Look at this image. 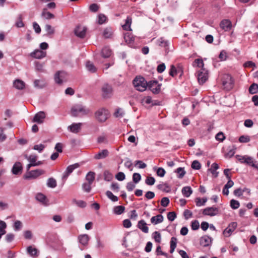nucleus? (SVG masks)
Returning <instances> with one entry per match:
<instances>
[{"mask_svg":"<svg viewBox=\"0 0 258 258\" xmlns=\"http://www.w3.org/2000/svg\"><path fill=\"white\" fill-rule=\"evenodd\" d=\"M16 26L18 28H21L24 26V24L22 21V16L19 15L18 17V21L16 22Z\"/></svg>","mask_w":258,"mask_h":258,"instance_id":"47","label":"nucleus"},{"mask_svg":"<svg viewBox=\"0 0 258 258\" xmlns=\"http://www.w3.org/2000/svg\"><path fill=\"white\" fill-rule=\"evenodd\" d=\"M41 16L47 20L54 18V15L52 13L47 12V9L45 8L43 9L42 12L41 13Z\"/></svg>","mask_w":258,"mask_h":258,"instance_id":"28","label":"nucleus"},{"mask_svg":"<svg viewBox=\"0 0 258 258\" xmlns=\"http://www.w3.org/2000/svg\"><path fill=\"white\" fill-rule=\"evenodd\" d=\"M25 158L27 159L31 163L35 164L37 160V156L34 155H31L28 156L27 155L25 156Z\"/></svg>","mask_w":258,"mask_h":258,"instance_id":"46","label":"nucleus"},{"mask_svg":"<svg viewBox=\"0 0 258 258\" xmlns=\"http://www.w3.org/2000/svg\"><path fill=\"white\" fill-rule=\"evenodd\" d=\"M133 83L136 90L140 92L144 91L147 89L148 83L143 77H136Z\"/></svg>","mask_w":258,"mask_h":258,"instance_id":"2","label":"nucleus"},{"mask_svg":"<svg viewBox=\"0 0 258 258\" xmlns=\"http://www.w3.org/2000/svg\"><path fill=\"white\" fill-rule=\"evenodd\" d=\"M141 179V176L138 173H134L133 175V180L135 183H138Z\"/></svg>","mask_w":258,"mask_h":258,"instance_id":"51","label":"nucleus"},{"mask_svg":"<svg viewBox=\"0 0 258 258\" xmlns=\"http://www.w3.org/2000/svg\"><path fill=\"white\" fill-rule=\"evenodd\" d=\"M106 195L108 198L111 200L112 202H117L118 200V197L114 196L112 192L109 190H107L106 192Z\"/></svg>","mask_w":258,"mask_h":258,"instance_id":"41","label":"nucleus"},{"mask_svg":"<svg viewBox=\"0 0 258 258\" xmlns=\"http://www.w3.org/2000/svg\"><path fill=\"white\" fill-rule=\"evenodd\" d=\"M82 125V123H73L69 126L68 128L73 133H78L80 131Z\"/></svg>","mask_w":258,"mask_h":258,"instance_id":"20","label":"nucleus"},{"mask_svg":"<svg viewBox=\"0 0 258 258\" xmlns=\"http://www.w3.org/2000/svg\"><path fill=\"white\" fill-rule=\"evenodd\" d=\"M219 213V209L216 207H208L205 208L203 212V214L205 215L210 216H214Z\"/></svg>","mask_w":258,"mask_h":258,"instance_id":"12","label":"nucleus"},{"mask_svg":"<svg viewBox=\"0 0 258 258\" xmlns=\"http://www.w3.org/2000/svg\"><path fill=\"white\" fill-rule=\"evenodd\" d=\"M79 243L84 247L87 246L89 240V236L87 234H82L78 237Z\"/></svg>","mask_w":258,"mask_h":258,"instance_id":"17","label":"nucleus"},{"mask_svg":"<svg viewBox=\"0 0 258 258\" xmlns=\"http://www.w3.org/2000/svg\"><path fill=\"white\" fill-rule=\"evenodd\" d=\"M237 226V224L235 222L230 223L228 226L224 230L223 234L226 237L230 236L232 232L235 230Z\"/></svg>","mask_w":258,"mask_h":258,"instance_id":"11","label":"nucleus"},{"mask_svg":"<svg viewBox=\"0 0 258 258\" xmlns=\"http://www.w3.org/2000/svg\"><path fill=\"white\" fill-rule=\"evenodd\" d=\"M233 81L231 76L226 75L224 76L222 84L224 87L227 90H230L232 88L233 86Z\"/></svg>","mask_w":258,"mask_h":258,"instance_id":"9","label":"nucleus"},{"mask_svg":"<svg viewBox=\"0 0 258 258\" xmlns=\"http://www.w3.org/2000/svg\"><path fill=\"white\" fill-rule=\"evenodd\" d=\"M195 65H196L197 67H199L201 69H204V62L202 59L198 58L195 59L194 61Z\"/></svg>","mask_w":258,"mask_h":258,"instance_id":"52","label":"nucleus"},{"mask_svg":"<svg viewBox=\"0 0 258 258\" xmlns=\"http://www.w3.org/2000/svg\"><path fill=\"white\" fill-rule=\"evenodd\" d=\"M46 55V52L41 50L37 49L31 53V56L37 59H41L45 57Z\"/></svg>","mask_w":258,"mask_h":258,"instance_id":"18","label":"nucleus"},{"mask_svg":"<svg viewBox=\"0 0 258 258\" xmlns=\"http://www.w3.org/2000/svg\"><path fill=\"white\" fill-rule=\"evenodd\" d=\"M154 170H156V173L158 176L161 177L164 176L166 172H165V170L163 168H162V167H159V168L154 167Z\"/></svg>","mask_w":258,"mask_h":258,"instance_id":"42","label":"nucleus"},{"mask_svg":"<svg viewBox=\"0 0 258 258\" xmlns=\"http://www.w3.org/2000/svg\"><path fill=\"white\" fill-rule=\"evenodd\" d=\"M47 186L50 188H54L57 186L56 180L52 178H49L47 181Z\"/></svg>","mask_w":258,"mask_h":258,"instance_id":"34","label":"nucleus"},{"mask_svg":"<svg viewBox=\"0 0 258 258\" xmlns=\"http://www.w3.org/2000/svg\"><path fill=\"white\" fill-rule=\"evenodd\" d=\"M103 35L105 38H110L112 35V31L110 28H105L103 32Z\"/></svg>","mask_w":258,"mask_h":258,"instance_id":"37","label":"nucleus"},{"mask_svg":"<svg viewBox=\"0 0 258 258\" xmlns=\"http://www.w3.org/2000/svg\"><path fill=\"white\" fill-rule=\"evenodd\" d=\"M125 208L123 206H115L113 208V212L116 215H120L124 212Z\"/></svg>","mask_w":258,"mask_h":258,"instance_id":"31","label":"nucleus"},{"mask_svg":"<svg viewBox=\"0 0 258 258\" xmlns=\"http://www.w3.org/2000/svg\"><path fill=\"white\" fill-rule=\"evenodd\" d=\"M14 87L18 90H22L25 88V83L19 79L16 80L13 83Z\"/></svg>","mask_w":258,"mask_h":258,"instance_id":"26","label":"nucleus"},{"mask_svg":"<svg viewBox=\"0 0 258 258\" xmlns=\"http://www.w3.org/2000/svg\"><path fill=\"white\" fill-rule=\"evenodd\" d=\"M111 54V50L108 47H104L101 51V55L104 58H108Z\"/></svg>","mask_w":258,"mask_h":258,"instance_id":"29","label":"nucleus"},{"mask_svg":"<svg viewBox=\"0 0 258 258\" xmlns=\"http://www.w3.org/2000/svg\"><path fill=\"white\" fill-rule=\"evenodd\" d=\"M91 184H90L89 182L88 183H84L82 185L83 189L87 192H89L91 189Z\"/></svg>","mask_w":258,"mask_h":258,"instance_id":"61","label":"nucleus"},{"mask_svg":"<svg viewBox=\"0 0 258 258\" xmlns=\"http://www.w3.org/2000/svg\"><path fill=\"white\" fill-rule=\"evenodd\" d=\"M86 31L87 28L86 27L79 25L75 28L74 33L77 37L83 38L86 35Z\"/></svg>","mask_w":258,"mask_h":258,"instance_id":"10","label":"nucleus"},{"mask_svg":"<svg viewBox=\"0 0 258 258\" xmlns=\"http://www.w3.org/2000/svg\"><path fill=\"white\" fill-rule=\"evenodd\" d=\"M176 217V213L175 212H170L167 214V218L170 221H173Z\"/></svg>","mask_w":258,"mask_h":258,"instance_id":"59","label":"nucleus"},{"mask_svg":"<svg viewBox=\"0 0 258 258\" xmlns=\"http://www.w3.org/2000/svg\"><path fill=\"white\" fill-rule=\"evenodd\" d=\"M245 164L253 167L254 169L258 171V163L256 164V161L253 159L251 157L248 156L246 161H244Z\"/></svg>","mask_w":258,"mask_h":258,"instance_id":"21","label":"nucleus"},{"mask_svg":"<svg viewBox=\"0 0 258 258\" xmlns=\"http://www.w3.org/2000/svg\"><path fill=\"white\" fill-rule=\"evenodd\" d=\"M220 26L225 31H228L231 28V22L228 20H223L221 22Z\"/></svg>","mask_w":258,"mask_h":258,"instance_id":"19","label":"nucleus"},{"mask_svg":"<svg viewBox=\"0 0 258 258\" xmlns=\"http://www.w3.org/2000/svg\"><path fill=\"white\" fill-rule=\"evenodd\" d=\"M177 71L174 65H171L169 72V75L172 77H174L176 75Z\"/></svg>","mask_w":258,"mask_h":258,"instance_id":"60","label":"nucleus"},{"mask_svg":"<svg viewBox=\"0 0 258 258\" xmlns=\"http://www.w3.org/2000/svg\"><path fill=\"white\" fill-rule=\"evenodd\" d=\"M44 173V171L42 169L31 170L26 172V173L24 175V178L28 180L35 179Z\"/></svg>","mask_w":258,"mask_h":258,"instance_id":"5","label":"nucleus"},{"mask_svg":"<svg viewBox=\"0 0 258 258\" xmlns=\"http://www.w3.org/2000/svg\"><path fill=\"white\" fill-rule=\"evenodd\" d=\"M132 23V19L127 17L125 20V24L122 26V28L124 30H130V26Z\"/></svg>","mask_w":258,"mask_h":258,"instance_id":"39","label":"nucleus"},{"mask_svg":"<svg viewBox=\"0 0 258 258\" xmlns=\"http://www.w3.org/2000/svg\"><path fill=\"white\" fill-rule=\"evenodd\" d=\"M95 173L92 171H89L86 176V180L90 183L92 184L95 180Z\"/></svg>","mask_w":258,"mask_h":258,"instance_id":"30","label":"nucleus"},{"mask_svg":"<svg viewBox=\"0 0 258 258\" xmlns=\"http://www.w3.org/2000/svg\"><path fill=\"white\" fill-rule=\"evenodd\" d=\"M46 85V83L43 80H35L34 82V86L37 88H43Z\"/></svg>","mask_w":258,"mask_h":258,"instance_id":"27","label":"nucleus"},{"mask_svg":"<svg viewBox=\"0 0 258 258\" xmlns=\"http://www.w3.org/2000/svg\"><path fill=\"white\" fill-rule=\"evenodd\" d=\"M249 92L250 94H255L258 92V85L253 83L249 88Z\"/></svg>","mask_w":258,"mask_h":258,"instance_id":"40","label":"nucleus"},{"mask_svg":"<svg viewBox=\"0 0 258 258\" xmlns=\"http://www.w3.org/2000/svg\"><path fill=\"white\" fill-rule=\"evenodd\" d=\"M109 115L107 109L104 108H101L97 110L95 113L96 119L100 122H105Z\"/></svg>","mask_w":258,"mask_h":258,"instance_id":"3","label":"nucleus"},{"mask_svg":"<svg viewBox=\"0 0 258 258\" xmlns=\"http://www.w3.org/2000/svg\"><path fill=\"white\" fill-rule=\"evenodd\" d=\"M239 142L242 143H248L250 141V139L248 136H241L239 138Z\"/></svg>","mask_w":258,"mask_h":258,"instance_id":"49","label":"nucleus"},{"mask_svg":"<svg viewBox=\"0 0 258 258\" xmlns=\"http://www.w3.org/2000/svg\"><path fill=\"white\" fill-rule=\"evenodd\" d=\"M138 227L145 233H147L149 232V228L147 226V224L143 220L138 222Z\"/></svg>","mask_w":258,"mask_h":258,"instance_id":"23","label":"nucleus"},{"mask_svg":"<svg viewBox=\"0 0 258 258\" xmlns=\"http://www.w3.org/2000/svg\"><path fill=\"white\" fill-rule=\"evenodd\" d=\"M157 188L163 191H169V186L166 183H162L161 184H158L157 185Z\"/></svg>","mask_w":258,"mask_h":258,"instance_id":"45","label":"nucleus"},{"mask_svg":"<svg viewBox=\"0 0 258 258\" xmlns=\"http://www.w3.org/2000/svg\"><path fill=\"white\" fill-rule=\"evenodd\" d=\"M155 182V179L153 177H148L145 180V183L147 185H152Z\"/></svg>","mask_w":258,"mask_h":258,"instance_id":"58","label":"nucleus"},{"mask_svg":"<svg viewBox=\"0 0 258 258\" xmlns=\"http://www.w3.org/2000/svg\"><path fill=\"white\" fill-rule=\"evenodd\" d=\"M197 77L200 84H204L208 79V72L205 69H201L197 71Z\"/></svg>","mask_w":258,"mask_h":258,"instance_id":"6","label":"nucleus"},{"mask_svg":"<svg viewBox=\"0 0 258 258\" xmlns=\"http://www.w3.org/2000/svg\"><path fill=\"white\" fill-rule=\"evenodd\" d=\"M153 237L155 239V241L160 242L161 241V234L158 231H155L153 233Z\"/></svg>","mask_w":258,"mask_h":258,"instance_id":"57","label":"nucleus"},{"mask_svg":"<svg viewBox=\"0 0 258 258\" xmlns=\"http://www.w3.org/2000/svg\"><path fill=\"white\" fill-rule=\"evenodd\" d=\"M207 201V199L206 198H204L203 199H201L200 198H197L195 199L196 206L198 207H201L204 206Z\"/></svg>","mask_w":258,"mask_h":258,"instance_id":"32","label":"nucleus"},{"mask_svg":"<svg viewBox=\"0 0 258 258\" xmlns=\"http://www.w3.org/2000/svg\"><path fill=\"white\" fill-rule=\"evenodd\" d=\"M169 204V199L167 197H164L161 200V205L164 207H167Z\"/></svg>","mask_w":258,"mask_h":258,"instance_id":"62","label":"nucleus"},{"mask_svg":"<svg viewBox=\"0 0 258 258\" xmlns=\"http://www.w3.org/2000/svg\"><path fill=\"white\" fill-rule=\"evenodd\" d=\"M45 30L47 35H52L54 33V29L50 25L46 24L45 26Z\"/></svg>","mask_w":258,"mask_h":258,"instance_id":"43","label":"nucleus"},{"mask_svg":"<svg viewBox=\"0 0 258 258\" xmlns=\"http://www.w3.org/2000/svg\"><path fill=\"white\" fill-rule=\"evenodd\" d=\"M109 152L106 149H104L101 150L98 153L94 155V159L96 160L102 159L105 158L106 157L108 156Z\"/></svg>","mask_w":258,"mask_h":258,"instance_id":"22","label":"nucleus"},{"mask_svg":"<svg viewBox=\"0 0 258 258\" xmlns=\"http://www.w3.org/2000/svg\"><path fill=\"white\" fill-rule=\"evenodd\" d=\"M201 165L198 161L195 160L192 162V163L191 164V168L192 169H196V170H199L201 168Z\"/></svg>","mask_w":258,"mask_h":258,"instance_id":"55","label":"nucleus"},{"mask_svg":"<svg viewBox=\"0 0 258 258\" xmlns=\"http://www.w3.org/2000/svg\"><path fill=\"white\" fill-rule=\"evenodd\" d=\"M36 199L37 201H38L43 204H45L46 203V196L41 193H38L36 195Z\"/></svg>","mask_w":258,"mask_h":258,"instance_id":"38","label":"nucleus"},{"mask_svg":"<svg viewBox=\"0 0 258 258\" xmlns=\"http://www.w3.org/2000/svg\"><path fill=\"white\" fill-rule=\"evenodd\" d=\"M45 118V113L44 111L37 113L34 116L32 121L38 123H42Z\"/></svg>","mask_w":258,"mask_h":258,"instance_id":"15","label":"nucleus"},{"mask_svg":"<svg viewBox=\"0 0 258 258\" xmlns=\"http://www.w3.org/2000/svg\"><path fill=\"white\" fill-rule=\"evenodd\" d=\"M230 206L233 209H237L240 206V204L238 201L231 200L230 201Z\"/></svg>","mask_w":258,"mask_h":258,"instance_id":"48","label":"nucleus"},{"mask_svg":"<svg viewBox=\"0 0 258 258\" xmlns=\"http://www.w3.org/2000/svg\"><path fill=\"white\" fill-rule=\"evenodd\" d=\"M215 139L218 141L222 142L225 139V137L222 132H219L216 135Z\"/></svg>","mask_w":258,"mask_h":258,"instance_id":"53","label":"nucleus"},{"mask_svg":"<svg viewBox=\"0 0 258 258\" xmlns=\"http://www.w3.org/2000/svg\"><path fill=\"white\" fill-rule=\"evenodd\" d=\"M67 74L64 71H57L54 75V80L56 84L60 85L66 80Z\"/></svg>","mask_w":258,"mask_h":258,"instance_id":"8","label":"nucleus"},{"mask_svg":"<svg viewBox=\"0 0 258 258\" xmlns=\"http://www.w3.org/2000/svg\"><path fill=\"white\" fill-rule=\"evenodd\" d=\"M157 43L159 46L163 47H166L167 46L168 44V42L163 39L162 38H161L158 40Z\"/></svg>","mask_w":258,"mask_h":258,"instance_id":"50","label":"nucleus"},{"mask_svg":"<svg viewBox=\"0 0 258 258\" xmlns=\"http://www.w3.org/2000/svg\"><path fill=\"white\" fill-rule=\"evenodd\" d=\"M27 251L32 257L37 255V249L36 248L32 247V246H29L27 248Z\"/></svg>","mask_w":258,"mask_h":258,"instance_id":"35","label":"nucleus"},{"mask_svg":"<svg viewBox=\"0 0 258 258\" xmlns=\"http://www.w3.org/2000/svg\"><path fill=\"white\" fill-rule=\"evenodd\" d=\"M192 213L191 211L186 209L183 213V216L185 220H187L192 217Z\"/></svg>","mask_w":258,"mask_h":258,"instance_id":"44","label":"nucleus"},{"mask_svg":"<svg viewBox=\"0 0 258 258\" xmlns=\"http://www.w3.org/2000/svg\"><path fill=\"white\" fill-rule=\"evenodd\" d=\"M125 178L124 173L122 172H119L115 175V178L118 181H122Z\"/></svg>","mask_w":258,"mask_h":258,"instance_id":"54","label":"nucleus"},{"mask_svg":"<svg viewBox=\"0 0 258 258\" xmlns=\"http://www.w3.org/2000/svg\"><path fill=\"white\" fill-rule=\"evenodd\" d=\"M200 224L198 220H194L191 222V227L193 230H197L199 228Z\"/></svg>","mask_w":258,"mask_h":258,"instance_id":"56","label":"nucleus"},{"mask_svg":"<svg viewBox=\"0 0 258 258\" xmlns=\"http://www.w3.org/2000/svg\"><path fill=\"white\" fill-rule=\"evenodd\" d=\"M213 239L208 235H205L200 238V243L201 245L204 247H207L211 245Z\"/></svg>","mask_w":258,"mask_h":258,"instance_id":"14","label":"nucleus"},{"mask_svg":"<svg viewBox=\"0 0 258 258\" xmlns=\"http://www.w3.org/2000/svg\"><path fill=\"white\" fill-rule=\"evenodd\" d=\"M101 96L104 99L111 98L113 95L112 87L108 84H104L101 87Z\"/></svg>","mask_w":258,"mask_h":258,"instance_id":"4","label":"nucleus"},{"mask_svg":"<svg viewBox=\"0 0 258 258\" xmlns=\"http://www.w3.org/2000/svg\"><path fill=\"white\" fill-rule=\"evenodd\" d=\"M248 157V156L244 155V156H241L239 155H237L236 156V157L237 159L241 163H245V161L246 160L247 158Z\"/></svg>","mask_w":258,"mask_h":258,"instance_id":"63","label":"nucleus"},{"mask_svg":"<svg viewBox=\"0 0 258 258\" xmlns=\"http://www.w3.org/2000/svg\"><path fill=\"white\" fill-rule=\"evenodd\" d=\"M79 167V164L78 163H75L72 165H71L67 167L66 170L65 171L63 176L62 179H66L69 175L72 173V172L76 168Z\"/></svg>","mask_w":258,"mask_h":258,"instance_id":"13","label":"nucleus"},{"mask_svg":"<svg viewBox=\"0 0 258 258\" xmlns=\"http://www.w3.org/2000/svg\"><path fill=\"white\" fill-rule=\"evenodd\" d=\"M22 165L20 162H16L12 169V172L14 175H19L21 174L22 172Z\"/></svg>","mask_w":258,"mask_h":258,"instance_id":"16","label":"nucleus"},{"mask_svg":"<svg viewBox=\"0 0 258 258\" xmlns=\"http://www.w3.org/2000/svg\"><path fill=\"white\" fill-rule=\"evenodd\" d=\"M193 190L189 186L183 187L181 189L182 195L186 198H188L192 194Z\"/></svg>","mask_w":258,"mask_h":258,"instance_id":"24","label":"nucleus"},{"mask_svg":"<svg viewBox=\"0 0 258 258\" xmlns=\"http://www.w3.org/2000/svg\"><path fill=\"white\" fill-rule=\"evenodd\" d=\"M86 67L87 70L91 73H95L97 70L94 64L90 61L86 62Z\"/></svg>","mask_w":258,"mask_h":258,"instance_id":"33","label":"nucleus"},{"mask_svg":"<svg viewBox=\"0 0 258 258\" xmlns=\"http://www.w3.org/2000/svg\"><path fill=\"white\" fill-rule=\"evenodd\" d=\"M161 84L158 83V81H151L148 83L147 87L154 94H158L161 90Z\"/></svg>","mask_w":258,"mask_h":258,"instance_id":"7","label":"nucleus"},{"mask_svg":"<svg viewBox=\"0 0 258 258\" xmlns=\"http://www.w3.org/2000/svg\"><path fill=\"white\" fill-rule=\"evenodd\" d=\"M106 20V17L102 14H100L98 15V23L99 24H102L104 23Z\"/></svg>","mask_w":258,"mask_h":258,"instance_id":"64","label":"nucleus"},{"mask_svg":"<svg viewBox=\"0 0 258 258\" xmlns=\"http://www.w3.org/2000/svg\"><path fill=\"white\" fill-rule=\"evenodd\" d=\"M163 219V216L162 215L159 214L156 216L152 217L151 219V222L154 225H156L158 223L162 222Z\"/></svg>","mask_w":258,"mask_h":258,"instance_id":"25","label":"nucleus"},{"mask_svg":"<svg viewBox=\"0 0 258 258\" xmlns=\"http://www.w3.org/2000/svg\"><path fill=\"white\" fill-rule=\"evenodd\" d=\"M90 110L82 104H76L71 108V114L74 117L82 116L88 114Z\"/></svg>","mask_w":258,"mask_h":258,"instance_id":"1","label":"nucleus"},{"mask_svg":"<svg viewBox=\"0 0 258 258\" xmlns=\"http://www.w3.org/2000/svg\"><path fill=\"white\" fill-rule=\"evenodd\" d=\"M177 243V239L176 237H172L170 241V252L171 253H173L174 251L175 248L176 247Z\"/></svg>","mask_w":258,"mask_h":258,"instance_id":"36","label":"nucleus"}]
</instances>
